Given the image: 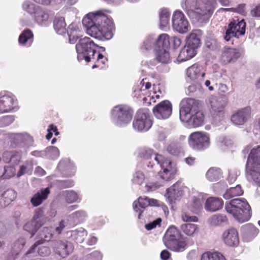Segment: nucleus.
Here are the masks:
<instances>
[{
	"mask_svg": "<svg viewBox=\"0 0 260 260\" xmlns=\"http://www.w3.org/2000/svg\"><path fill=\"white\" fill-rule=\"evenodd\" d=\"M36 21L39 24L45 23L48 19V14L40 7L34 14Z\"/></svg>",
	"mask_w": 260,
	"mask_h": 260,
	"instance_id": "37",
	"label": "nucleus"
},
{
	"mask_svg": "<svg viewBox=\"0 0 260 260\" xmlns=\"http://www.w3.org/2000/svg\"><path fill=\"white\" fill-rule=\"evenodd\" d=\"M14 120V116L7 115L0 118V127H5L10 125Z\"/></svg>",
	"mask_w": 260,
	"mask_h": 260,
	"instance_id": "56",
	"label": "nucleus"
},
{
	"mask_svg": "<svg viewBox=\"0 0 260 260\" xmlns=\"http://www.w3.org/2000/svg\"><path fill=\"white\" fill-rule=\"evenodd\" d=\"M216 4L215 0H185L182 8L195 22L206 23L212 15Z\"/></svg>",
	"mask_w": 260,
	"mask_h": 260,
	"instance_id": "2",
	"label": "nucleus"
},
{
	"mask_svg": "<svg viewBox=\"0 0 260 260\" xmlns=\"http://www.w3.org/2000/svg\"><path fill=\"white\" fill-rule=\"evenodd\" d=\"M241 232L243 239L247 242L250 241L258 234V229L252 224H247L242 226Z\"/></svg>",
	"mask_w": 260,
	"mask_h": 260,
	"instance_id": "25",
	"label": "nucleus"
},
{
	"mask_svg": "<svg viewBox=\"0 0 260 260\" xmlns=\"http://www.w3.org/2000/svg\"><path fill=\"white\" fill-rule=\"evenodd\" d=\"M26 243L25 238L20 237L16 240L13 244L12 248L15 254H18L23 248Z\"/></svg>",
	"mask_w": 260,
	"mask_h": 260,
	"instance_id": "46",
	"label": "nucleus"
},
{
	"mask_svg": "<svg viewBox=\"0 0 260 260\" xmlns=\"http://www.w3.org/2000/svg\"><path fill=\"white\" fill-rule=\"evenodd\" d=\"M188 143L192 149L197 150H204L208 148L210 145L209 136L205 132H194L190 135Z\"/></svg>",
	"mask_w": 260,
	"mask_h": 260,
	"instance_id": "9",
	"label": "nucleus"
},
{
	"mask_svg": "<svg viewBox=\"0 0 260 260\" xmlns=\"http://www.w3.org/2000/svg\"><path fill=\"white\" fill-rule=\"evenodd\" d=\"M241 55V53L237 49L224 47L220 57L221 62L226 64L235 62Z\"/></svg>",
	"mask_w": 260,
	"mask_h": 260,
	"instance_id": "19",
	"label": "nucleus"
},
{
	"mask_svg": "<svg viewBox=\"0 0 260 260\" xmlns=\"http://www.w3.org/2000/svg\"><path fill=\"white\" fill-rule=\"evenodd\" d=\"M153 112L155 116L159 119H167L172 114V104L168 100L162 101L153 108Z\"/></svg>",
	"mask_w": 260,
	"mask_h": 260,
	"instance_id": "15",
	"label": "nucleus"
},
{
	"mask_svg": "<svg viewBox=\"0 0 260 260\" xmlns=\"http://www.w3.org/2000/svg\"><path fill=\"white\" fill-rule=\"evenodd\" d=\"M138 156L142 159L148 160L154 154L153 149L148 147H141L138 150Z\"/></svg>",
	"mask_w": 260,
	"mask_h": 260,
	"instance_id": "42",
	"label": "nucleus"
},
{
	"mask_svg": "<svg viewBox=\"0 0 260 260\" xmlns=\"http://www.w3.org/2000/svg\"><path fill=\"white\" fill-rule=\"evenodd\" d=\"M250 112L249 107L239 110L231 116V121L237 125H242L250 118Z\"/></svg>",
	"mask_w": 260,
	"mask_h": 260,
	"instance_id": "20",
	"label": "nucleus"
},
{
	"mask_svg": "<svg viewBox=\"0 0 260 260\" xmlns=\"http://www.w3.org/2000/svg\"><path fill=\"white\" fill-rule=\"evenodd\" d=\"M225 207L226 211L240 223L247 221L251 217L250 206L244 199H233Z\"/></svg>",
	"mask_w": 260,
	"mask_h": 260,
	"instance_id": "4",
	"label": "nucleus"
},
{
	"mask_svg": "<svg viewBox=\"0 0 260 260\" xmlns=\"http://www.w3.org/2000/svg\"><path fill=\"white\" fill-rule=\"evenodd\" d=\"M87 235V231L84 229H82L77 231L75 239L77 242L81 243L84 241Z\"/></svg>",
	"mask_w": 260,
	"mask_h": 260,
	"instance_id": "58",
	"label": "nucleus"
},
{
	"mask_svg": "<svg viewBox=\"0 0 260 260\" xmlns=\"http://www.w3.org/2000/svg\"><path fill=\"white\" fill-rule=\"evenodd\" d=\"M190 117L186 120H181L187 122L190 125L193 127H197L202 126L204 123V116L203 113L200 110L190 114Z\"/></svg>",
	"mask_w": 260,
	"mask_h": 260,
	"instance_id": "28",
	"label": "nucleus"
},
{
	"mask_svg": "<svg viewBox=\"0 0 260 260\" xmlns=\"http://www.w3.org/2000/svg\"><path fill=\"white\" fill-rule=\"evenodd\" d=\"M227 103L228 99L224 95L212 98L210 101L211 112L213 115L222 114Z\"/></svg>",
	"mask_w": 260,
	"mask_h": 260,
	"instance_id": "18",
	"label": "nucleus"
},
{
	"mask_svg": "<svg viewBox=\"0 0 260 260\" xmlns=\"http://www.w3.org/2000/svg\"><path fill=\"white\" fill-rule=\"evenodd\" d=\"M144 179V173L142 171H138L134 174L132 180L134 183L140 185L143 182Z\"/></svg>",
	"mask_w": 260,
	"mask_h": 260,
	"instance_id": "55",
	"label": "nucleus"
},
{
	"mask_svg": "<svg viewBox=\"0 0 260 260\" xmlns=\"http://www.w3.org/2000/svg\"><path fill=\"white\" fill-rule=\"evenodd\" d=\"M157 200L150 199L147 197H140L138 201L133 203V208L136 212H139V218H140L143 210L140 208L145 209L149 206H155L157 204Z\"/></svg>",
	"mask_w": 260,
	"mask_h": 260,
	"instance_id": "21",
	"label": "nucleus"
},
{
	"mask_svg": "<svg viewBox=\"0 0 260 260\" xmlns=\"http://www.w3.org/2000/svg\"><path fill=\"white\" fill-rule=\"evenodd\" d=\"M181 231L186 235L193 237L199 232L198 225L194 223H186L181 225Z\"/></svg>",
	"mask_w": 260,
	"mask_h": 260,
	"instance_id": "33",
	"label": "nucleus"
},
{
	"mask_svg": "<svg viewBox=\"0 0 260 260\" xmlns=\"http://www.w3.org/2000/svg\"><path fill=\"white\" fill-rule=\"evenodd\" d=\"M23 151H6L3 153V160L6 163H9L13 166L18 165L22 158V153Z\"/></svg>",
	"mask_w": 260,
	"mask_h": 260,
	"instance_id": "23",
	"label": "nucleus"
},
{
	"mask_svg": "<svg viewBox=\"0 0 260 260\" xmlns=\"http://www.w3.org/2000/svg\"><path fill=\"white\" fill-rule=\"evenodd\" d=\"M14 166L5 167L4 173L3 175L4 178H10L15 175L16 169Z\"/></svg>",
	"mask_w": 260,
	"mask_h": 260,
	"instance_id": "57",
	"label": "nucleus"
},
{
	"mask_svg": "<svg viewBox=\"0 0 260 260\" xmlns=\"http://www.w3.org/2000/svg\"><path fill=\"white\" fill-rule=\"evenodd\" d=\"M40 226V225L38 223V221L32 219L24 224L23 229L25 231L31 234V237H32L37 232Z\"/></svg>",
	"mask_w": 260,
	"mask_h": 260,
	"instance_id": "39",
	"label": "nucleus"
},
{
	"mask_svg": "<svg viewBox=\"0 0 260 260\" xmlns=\"http://www.w3.org/2000/svg\"><path fill=\"white\" fill-rule=\"evenodd\" d=\"M201 260H226L222 254L218 252H206L201 257Z\"/></svg>",
	"mask_w": 260,
	"mask_h": 260,
	"instance_id": "40",
	"label": "nucleus"
},
{
	"mask_svg": "<svg viewBox=\"0 0 260 260\" xmlns=\"http://www.w3.org/2000/svg\"><path fill=\"white\" fill-rule=\"evenodd\" d=\"M154 159L158 164H160L162 169H163V172L160 173V175L162 179L169 181L173 178L174 174L170 169L171 168V162L169 160L166 159L162 155L158 154H156Z\"/></svg>",
	"mask_w": 260,
	"mask_h": 260,
	"instance_id": "16",
	"label": "nucleus"
},
{
	"mask_svg": "<svg viewBox=\"0 0 260 260\" xmlns=\"http://www.w3.org/2000/svg\"><path fill=\"white\" fill-rule=\"evenodd\" d=\"M51 246L54 252L62 258L67 257L73 252L74 249L73 244L66 240L53 241L51 242Z\"/></svg>",
	"mask_w": 260,
	"mask_h": 260,
	"instance_id": "13",
	"label": "nucleus"
},
{
	"mask_svg": "<svg viewBox=\"0 0 260 260\" xmlns=\"http://www.w3.org/2000/svg\"><path fill=\"white\" fill-rule=\"evenodd\" d=\"M228 220L226 217L223 215H214L210 219V222L212 225H217L226 222Z\"/></svg>",
	"mask_w": 260,
	"mask_h": 260,
	"instance_id": "51",
	"label": "nucleus"
},
{
	"mask_svg": "<svg viewBox=\"0 0 260 260\" xmlns=\"http://www.w3.org/2000/svg\"><path fill=\"white\" fill-rule=\"evenodd\" d=\"M156 55V59L162 63H168L170 60V54L168 49H154Z\"/></svg>",
	"mask_w": 260,
	"mask_h": 260,
	"instance_id": "34",
	"label": "nucleus"
},
{
	"mask_svg": "<svg viewBox=\"0 0 260 260\" xmlns=\"http://www.w3.org/2000/svg\"><path fill=\"white\" fill-rule=\"evenodd\" d=\"M199 110V105L197 101L192 98L184 99L180 103V119L181 120L189 119L190 114Z\"/></svg>",
	"mask_w": 260,
	"mask_h": 260,
	"instance_id": "12",
	"label": "nucleus"
},
{
	"mask_svg": "<svg viewBox=\"0 0 260 260\" xmlns=\"http://www.w3.org/2000/svg\"><path fill=\"white\" fill-rule=\"evenodd\" d=\"M182 219L185 222H197L198 220V218L197 216H190L186 213L182 214Z\"/></svg>",
	"mask_w": 260,
	"mask_h": 260,
	"instance_id": "62",
	"label": "nucleus"
},
{
	"mask_svg": "<svg viewBox=\"0 0 260 260\" xmlns=\"http://www.w3.org/2000/svg\"><path fill=\"white\" fill-rule=\"evenodd\" d=\"M15 98L13 96L5 95L0 98V112L5 113L11 111L14 108Z\"/></svg>",
	"mask_w": 260,
	"mask_h": 260,
	"instance_id": "26",
	"label": "nucleus"
},
{
	"mask_svg": "<svg viewBox=\"0 0 260 260\" xmlns=\"http://www.w3.org/2000/svg\"><path fill=\"white\" fill-rule=\"evenodd\" d=\"M246 23L244 19L240 21L234 20L231 21L225 31L224 39L226 41H229L233 37L238 38L240 36L244 35L245 33Z\"/></svg>",
	"mask_w": 260,
	"mask_h": 260,
	"instance_id": "11",
	"label": "nucleus"
},
{
	"mask_svg": "<svg viewBox=\"0 0 260 260\" xmlns=\"http://www.w3.org/2000/svg\"><path fill=\"white\" fill-rule=\"evenodd\" d=\"M243 193V191L241 189V186L238 185L235 187H231L227 189L223 194V198L228 200L236 196H239Z\"/></svg>",
	"mask_w": 260,
	"mask_h": 260,
	"instance_id": "35",
	"label": "nucleus"
},
{
	"mask_svg": "<svg viewBox=\"0 0 260 260\" xmlns=\"http://www.w3.org/2000/svg\"><path fill=\"white\" fill-rule=\"evenodd\" d=\"M44 153L45 154V157L55 159L59 156V151L55 146H50L46 148Z\"/></svg>",
	"mask_w": 260,
	"mask_h": 260,
	"instance_id": "49",
	"label": "nucleus"
},
{
	"mask_svg": "<svg viewBox=\"0 0 260 260\" xmlns=\"http://www.w3.org/2000/svg\"><path fill=\"white\" fill-rule=\"evenodd\" d=\"M202 32L200 30H193L188 37L186 44L191 46L192 48L197 49L201 44V37Z\"/></svg>",
	"mask_w": 260,
	"mask_h": 260,
	"instance_id": "29",
	"label": "nucleus"
},
{
	"mask_svg": "<svg viewBox=\"0 0 260 260\" xmlns=\"http://www.w3.org/2000/svg\"><path fill=\"white\" fill-rule=\"evenodd\" d=\"M170 13L167 9H162L159 13L160 28L161 29L167 27L170 20Z\"/></svg>",
	"mask_w": 260,
	"mask_h": 260,
	"instance_id": "41",
	"label": "nucleus"
},
{
	"mask_svg": "<svg viewBox=\"0 0 260 260\" xmlns=\"http://www.w3.org/2000/svg\"><path fill=\"white\" fill-rule=\"evenodd\" d=\"M38 252L40 255L45 256L49 254L50 250L48 247L42 246L39 248Z\"/></svg>",
	"mask_w": 260,
	"mask_h": 260,
	"instance_id": "64",
	"label": "nucleus"
},
{
	"mask_svg": "<svg viewBox=\"0 0 260 260\" xmlns=\"http://www.w3.org/2000/svg\"><path fill=\"white\" fill-rule=\"evenodd\" d=\"M39 7L29 2H25L22 5L23 10L30 14H34Z\"/></svg>",
	"mask_w": 260,
	"mask_h": 260,
	"instance_id": "53",
	"label": "nucleus"
},
{
	"mask_svg": "<svg viewBox=\"0 0 260 260\" xmlns=\"http://www.w3.org/2000/svg\"><path fill=\"white\" fill-rule=\"evenodd\" d=\"M245 6V5L244 4H241V5H238L235 8H231V9L222 8L221 10L222 11H224L231 10V11L237 12L240 14L244 15L245 14V10H244Z\"/></svg>",
	"mask_w": 260,
	"mask_h": 260,
	"instance_id": "60",
	"label": "nucleus"
},
{
	"mask_svg": "<svg viewBox=\"0 0 260 260\" xmlns=\"http://www.w3.org/2000/svg\"><path fill=\"white\" fill-rule=\"evenodd\" d=\"M205 74V73L202 71V67L197 63L189 67L186 71L187 78L193 81H202Z\"/></svg>",
	"mask_w": 260,
	"mask_h": 260,
	"instance_id": "22",
	"label": "nucleus"
},
{
	"mask_svg": "<svg viewBox=\"0 0 260 260\" xmlns=\"http://www.w3.org/2000/svg\"><path fill=\"white\" fill-rule=\"evenodd\" d=\"M156 39L153 36H148L143 42L141 49L145 50H148L151 49L152 45L155 44Z\"/></svg>",
	"mask_w": 260,
	"mask_h": 260,
	"instance_id": "52",
	"label": "nucleus"
},
{
	"mask_svg": "<svg viewBox=\"0 0 260 260\" xmlns=\"http://www.w3.org/2000/svg\"><path fill=\"white\" fill-rule=\"evenodd\" d=\"M33 170V162L32 160H26L22 165L20 166V169L17 173V177H19L25 174H30Z\"/></svg>",
	"mask_w": 260,
	"mask_h": 260,
	"instance_id": "36",
	"label": "nucleus"
},
{
	"mask_svg": "<svg viewBox=\"0 0 260 260\" xmlns=\"http://www.w3.org/2000/svg\"><path fill=\"white\" fill-rule=\"evenodd\" d=\"M172 26L175 30L181 34L186 33L188 30V22L181 11H176L174 13Z\"/></svg>",
	"mask_w": 260,
	"mask_h": 260,
	"instance_id": "14",
	"label": "nucleus"
},
{
	"mask_svg": "<svg viewBox=\"0 0 260 260\" xmlns=\"http://www.w3.org/2000/svg\"><path fill=\"white\" fill-rule=\"evenodd\" d=\"M54 229L52 227H44L41 231L40 234V240H43V243L45 241H49L52 238Z\"/></svg>",
	"mask_w": 260,
	"mask_h": 260,
	"instance_id": "44",
	"label": "nucleus"
},
{
	"mask_svg": "<svg viewBox=\"0 0 260 260\" xmlns=\"http://www.w3.org/2000/svg\"><path fill=\"white\" fill-rule=\"evenodd\" d=\"M152 124L148 109L139 110L133 122V128L138 132H146L151 127Z\"/></svg>",
	"mask_w": 260,
	"mask_h": 260,
	"instance_id": "8",
	"label": "nucleus"
},
{
	"mask_svg": "<svg viewBox=\"0 0 260 260\" xmlns=\"http://www.w3.org/2000/svg\"><path fill=\"white\" fill-rule=\"evenodd\" d=\"M181 236L180 232L175 226H170L164 236L165 246L174 251H183L186 249L187 244L185 240H180Z\"/></svg>",
	"mask_w": 260,
	"mask_h": 260,
	"instance_id": "5",
	"label": "nucleus"
},
{
	"mask_svg": "<svg viewBox=\"0 0 260 260\" xmlns=\"http://www.w3.org/2000/svg\"><path fill=\"white\" fill-rule=\"evenodd\" d=\"M66 24L63 18H56L54 21V28L56 32L59 35L66 33Z\"/></svg>",
	"mask_w": 260,
	"mask_h": 260,
	"instance_id": "38",
	"label": "nucleus"
},
{
	"mask_svg": "<svg viewBox=\"0 0 260 260\" xmlns=\"http://www.w3.org/2000/svg\"><path fill=\"white\" fill-rule=\"evenodd\" d=\"M194 83L190 84L186 90V93L189 95H192L194 93L200 92L201 89V85L200 82L194 81Z\"/></svg>",
	"mask_w": 260,
	"mask_h": 260,
	"instance_id": "50",
	"label": "nucleus"
},
{
	"mask_svg": "<svg viewBox=\"0 0 260 260\" xmlns=\"http://www.w3.org/2000/svg\"><path fill=\"white\" fill-rule=\"evenodd\" d=\"M170 43L169 36L166 34H163L156 39L155 42V49H169Z\"/></svg>",
	"mask_w": 260,
	"mask_h": 260,
	"instance_id": "31",
	"label": "nucleus"
},
{
	"mask_svg": "<svg viewBox=\"0 0 260 260\" xmlns=\"http://www.w3.org/2000/svg\"><path fill=\"white\" fill-rule=\"evenodd\" d=\"M182 149V144L179 142H172L168 146L167 150L171 154L175 156L179 154Z\"/></svg>",
	"mask_w": 260,
	"mask_h": 260,
	"instance_id": "45",
	"label": "nucleus"
},
{
	"mask_svg": "<svg viewBox=\"0 0 260 260\" xmlns=\"http://www.w3.org/2000/svg\"><path fill=\"white\" fill-rule=\"evenodd\" d=\"M221 169L217 167L210 168L206 173V176L210 181H217L222 177Z\"/></svg>",
	"mask_w": 260,
	"mask_h": 260,
	"instance_id": "32",
	"label": "nucleus"
},
{
	"mask_svg": "<svg viewBox=\"0 0 260 260\" xmlns=\"http://www.w3.org/2000/svg\"><path fill=\"white\" fill-rule=\"evenodd\" d=\"M249 152L246 164V173L260 185V145L253 148L247 146L243 153L246 154Z\"/></svg>",
	"mask_w": 260,
	"mask_h": 260,
	"instance_id": "3",
	"label": "nucleus"
},
{
	"mask_svg": "<svg viewBox=\"0 0 260 260\" xmlns=\"http://www.w3.org/2000/svg\"><path fill=\"white\" fill-rule=\"evenodd\" d=\"M205 45L210 50H217L219 49L220 46L217 40L213 39H207Z\"/></svg>",
	"mask_w": 260,
	"mask_h": 260,
	"instance_id": "54",
	"label": "nucleus"
},
{
	"mask_svg": "<svg viewBox=\"0 0 260 260\" xmlns=\"http://www.w3.org/2000/svg\"><path fill=\"white\" fill-rule=\"evenodd\" d=\"M183 49L185 50V52H187L189 59L192 58L196 55L197 52L195 48H192L191 46H189L187 44H186Z\"/></svg>",
	"mask_w": 260,
	"mask_h": 260,
	"instance_id": "61",
	"label": "nucleus"
},
{
	"mask_svg": "<svg viewBox=\"0 0 260 260\" xmlns=\"http://www.w3.org/2000/svg\"><path fill=\"white\" fill-rule=\"evenodd\" d=\"M167 191L168 197L171 202L178 199L183 194V191L178 183L174 184Z\"/></svg>",
	"mask_w": 260,
	"mask_h": 260,
	"instance_id": "30",
	"label": "nucleus"
},
{
	"mask_svg": "<svg viewBox=\"0 0 260 260\" xmlns=\"http://www.w3.org/2000/svg\"><path fill=\"white\" fill-rule=\"evenodd\" d=\"M223 205V202L222 199L210 197L206 200L205 208L207 211L215 212L221 209Z\"/></svg>",
	"mask_w": 260,
	"mask_h": 260,
	"instance_id": "27",
	"label": "nucleus"
},
{
	"mask_svg": "<svg viewBox=\"0 0 260 260\" xmlns=\"http://www.w3.org/2000/svg\"><path fill=\"white\" fill-rule=\"evenodd\" d=\"M74 185V182L72 180H58L57 185L61 188L71 187Z\"/></svg>",
	"mask_w": 260,
	"mask_h": 260,
	"instance_id": "59",
	"label": "nucleus"
},
{
	"mask_svg": "<svg viewBox=\"0 0 260 260\" xmlns=\"http://www.w3.org/2000/svg\"><path fill=\"white\" fill-rule=\"evenodd\" d=\"M222 238L225 245L230 247H237L239 243L238 233L233 228L225 230L222 234Z\"/></svg>",
	"mask_w": 260,
	"mask_h": 260,
	"instance_id": "17",
	"label": "nucleus"
},
{
	"mask_svg": "<svg viewBox=\"0 0 260 260\" xmlns=\"http://www.w3.org/2000/svg\"><path fill=\"white\" fill-rule=\"evenodd\" d=\"M111 120L118 126H124L132 119L133 111L125 105L115 106L111 110Z\"/></svg>",
	"mask_w": 260,
	"mask_h": 260,
	"instance_id": "7",
	"label": "nucleus"
},
{
	"mask_svg": "<svg viewBox=\"0 0 260 260\" xmlns=\"http://www.w3.org/2000/svg\"><path fill=\"white\" fill-rule=\"evenodd\" d=\"M16 196L17 193L15 191L11 189L7 190L2 194L6 205H9L11 202L13 201L16 199Z\"/></svg>",
	"mask_w": 260,
	"mask_h": 260,
	"instance_id": "47",
	"label": "nucleus"
},
{
	"mask_svg": "<svg viewBox=\"0 0 260 260\" xmlns=\"http://www.w3.org/2000/svg\"><path fill=\"white\" fill-rule=\"evenodd\" d=\"M82 24L87 33L93 38L109 40L113 36L115 27L113 21L103 11L88 14L83 19Z\"/></svg>",
	"mask_w": 260,
	"mask_h": 260,
	"instance_id": "1",
	"label": "nucleus"
},
{
	"mask_svg": "<svg viewBox=\"0 0 260 260\" xmlns=\"http://www.w3.org/2000/svg\"><path fill=\"white\" fill-rule=\"evenodd\" d=\"M67 31V30H66ZM79 31V29L77 25L74 23H71L68 27L67 29V34H77Z\"/></svg>",
	"mask_w": 260,
	"mask_h": 260,
	"instance_id": "63",
	"label": "nucleus"
},
{
	"mask_svg": "<svg viewBox=\"0 0 260 260\" xmlns=\"http://www.w3.org/2000/svg\"><path fill=\"white\" fill-rule=\"evenodd\" d=\"M65 200L69 204L81 200L78 193L74 190H67L65 192Z\"/></svg>",
	"mask_w": 260,
	"mask_h": 260,
	"instance_id": "48",
	"label": "nucleus"
},
{
	"mask_svg": "<svg viewBox=\"0 0 260 260\" xmlns=\"http://www.w3.org/2000/svg\"><path fill=\"white\" fill-rule=\"evenodd\" d=\"M33 34L29 29L24 30L19 37V42L21 44H26L28 43L30 44L32 41Z\"/></svg>",
	"mask_w": 260,
	"mask_h": 260,
	"instance_id": "43",
	"label": "nucleus"
},
{
	"mask_svg": "<svg viewBox=\"0 0 260 260\" xmlns=\"http://www.w3.org/2000/svg\"><path fill=\"white\" fill-rule=\"evenodd\" d=\"M9 138L12 147L22 148L25 153L34 141L32 137L27 133L11 134Z\"/></svg>",
	"mask_w": 260,
	"mask_h": 260,
	"instance_id": "10",
	"label": "nucleus"
},
{
	"mask_svg": "<svg viewBox=\"0 0 260 260\" xmlns=\"http://www.w3.org/2000/svg\"><path fill=\"white\" fill-rule=\"evenodd\" d=\"M98 45L88 37L81 39L76 45L77 58L79 61L85 60L87 62L94 58Z\"/></svg>",
	"mask_w": 260,
	"mask_h": 260,
	"instance_id": "6",
	"label": "nucleus"
},
{
	"mask_svg": "<svg viewBox=\"0 0 260 260\" xmlns=\"http://www.w3.org/2000/svg\"><path fill=\"white\" fill-rule=\"evenodd\" d=\"M50 189L49 188H42L34 194L30 199V203L33 207H38L46 200L49 194Z\"/></svg>",
	"mask_w": 260,
	"mask_h": 260,
	"instance_id": "24",
	"label": "nucleus"
}]
</instances>
